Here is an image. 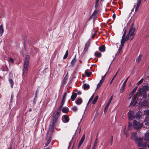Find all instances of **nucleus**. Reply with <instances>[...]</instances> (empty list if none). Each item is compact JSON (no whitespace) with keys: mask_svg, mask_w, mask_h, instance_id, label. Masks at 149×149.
Returning a JSON list of instances; mask_svg holds the SVG:
<instances>
[{"mask_svg":"<svg viewBox=\"0 0 149 149\" xmlns=\"http://www.w3.org/2000/svg\"><path fill=\"white\" fill-rule=\"evenodd\" d=\"M133 23L131 27L129 32L125 38V35L127 32V28L126 27L124 28L123 30L124 32L121 41L122 46H123V44L125 43L126 41H127L129 40H130V41H131L133 39L134 36V33L136 30L135 28L133 27Z\"/></svg>","mask_w":149,"mask_h":149,"instance_id":"f257e3e1","label":"nucleus"},{"mask_svg":"<svg viewBox=\"0 0 149 149\" xmlns=\"http://www.w3.org/2000/svg\"><path fill=\"white\" fill-rule=\"evenodd\" d=\"M149 88V87L148 85H146L143 86L142 88H139V89L137 91L136 93H137L138 92H140V95L141 96V98L143 100V102L141 101L140 103H146V99L147 97V92L148 91Z\"/></svg>","mask_w":149,"mask_h":149,"instance_id":"f03ea898","label":"nucleus"},{"mask_svg":"<svg viewBox=\"0 0 149 149\" xmlns=\"http://www.w3.org/2000/svg\"><path fill=\"white\" fill-rule=\"evenodd\" d=\"M30 58V57L29 55H26L25 57L24 62V67L22 70V76L23 78L25 77L27 73Z\"/></svg>","mask_w":149,"mask_h":149,"instance_id":"7ed1b4c3","label":"nucleus"},{"mask_svg":"<svg viewBox=\"0 0 149 149\" xmlns=\"http://www.w3.org/2000/svg\"><path fill=\"white\" fill-rule=\"evenodd\" d=\"M140 92L137 93H136L135 95L134 98L133 99H132L131 102L130 104V106H134L136 104L137 101L139 100V103L140 104L143 106H145L146 104H147L145 102H142L140 103L141 102H143V100L141 98V96L140 95Z\"/></svg>","mask_w":149,"mask_h":149,"instance_id":"20e7f679","label":"nucleus"},{"mask_svg":"<svg viewBox=\"0 0 149 149\" xmlns=\"http://www.w3.org/2000/svg\"><path fill=\"white\" fill-rule=\"evenodd\" d=\"M143 125V123H140L136 120H134L133 123V127L136 130H138L141 128Z\"/></svg>","mask_w":149,"mask_h":149,"instance_id":"39448f33","label":"nucleus"},{"mask_svg":"<svg viewBox=\"0 0 149 149\" xmlns=\"http://www.w3.org/2000/svg\"><path fill=\"white\" fill-rule=\"evenodd\" d=\"M30 52L29 53H31L33 56L35 55L38 52V50L34 46H30L28 49Z\"/></svg>","mask_w":149,"mask_h":149,"instance_id":"423d86ee","label":"nucleus"},{"mask_svg":"<svg viewBox=\"0 0 149 149\" xmlns=\"http://www.w3.org/2000/svg\"><path fill=\"white\" fill-rule=\"evenodd\" d=\"M143 138H137L135 141L136 145L138 147H142L143 146L142 143Z\"/></svg>","mask_w":149,"mask_h":149,"instance_id":"0eeeda50","label":"nucleus"},{"mask_svg":"<svg viewBox=\"0 0 149 149\" xmlns=\"http://www.w3.org/2000/svg\"><path fill=\"white\" fill-rule=\"evenodd\" d=\"M60 113L61 111L57 110L53 114L52 118L57 120L60 116Z\"/></svg>","mask_w":149,"mask_h":149,"instance_id":"6e6552de","label":"nucleus"},{"mask_svg":"<svg viewBox=\"0 0 149 149\" xmlns=\"http://www.w3.org/2000/svg\"><path fill=\"white\" fill-rule=\"evenodd\" d=\"M134 112L132 111H130L128 113V117L129 120H132L134 118Z\"/></svg>","mask_w":149,"mask_h":149,"instance_id":"1a4fd4ad","label":"nucleus"},{"mask_svg":"<svg viewBox=\"0 0 149 149\" xmlns=\"http://www.w3.org/2000/svg\"><path fill=\"white\" fill-rule=\"evenodd\" d=\"M46 142L45 144V147L47 146L50 143L52 140V137L51 136H47L45 138Z\"/></svg>","mask_w":149,"mask_h":149,"instance_id":"9d476101","label":"nucleus"},{"mask_svg":"<svg viewBox=\"0 0 149 149\" xmlns=\"http://www.w3.org/2000/svg\"><path fill=\"white\" fill-rule=\"evenodd\" d=\"M69 118L68 116L66 115H64L62 117L63 121L64 123H67L69 121Z\"/></svg>","mask_w":149,"mask_h":149,"instance_id":"9b49d317","label":"nucleus"},{"mask_svg":"<svg viewBox=\"0 0 149 149\" xmlns=\"http://www.w3.org/2000/svg\"><path fill=\"white\" fill-rule=\"evenodd\" d=\"M130 77L129 76L125 81L124 83L123 84L122 86L121 87V88L120 89V92L121 93H123V92L125 87V86L126 84V83L127 82V81L129 78Z\"/></svg>","mask_w":149,"mask_h":149,"instance_id":"f8f14e48","label":"nucleus"},{"mask_svg":"<svg viewBox=\"0 0 149 149\" xmlns=\"http://www.w3.org/2000/svg\"><path fill=\"white\" fill-rule=\"evenodd\" d=\"M90 43L88 41L86 42V44L85 45V47L83 52V54H85L87 51L88 48L90 46Z\"/></svg>","mask_w":149,"mask_h":149,"instance_id":"ddd939ff","label":"nucleus"},{"mask_svg":"<svg viewBox=\"0 0 149 149\" xmlns=\"http://www.w3.org/2000/svg\"><path fill=\"white\" fill-rule=\"evenodd\" d=\"M138 138L136 136V132H133L131 134V136L130 139L132 140H133L135 141L136 139Z\"/></svg>","mask_w":149,"mask_h":149,"instance_id":"4468645a","label":"nucleus"},{"mask_svg":"<svg viewBox=\"0 0 149 149\" xmlns=\"http://www.w3.org/2000/svg\"><path fill=\"white\" fill-rule=\"evenodd\" d=\"M99 50L101 52H104L105 51L106 47L104 45H100L99 47Z\"/></svg>","mask_w":149,"mask_h":149,"instance_id":"2eb2a0df","label":"nucleus"},{"mask_svg":"<svg viewBox=\"0 0 149 149\" xmlns=\"http://www.w3.org/2000/svg\"><path fill=\"white\" fill-rule=\"evenodd\" d=\"M141 0H138L137 1L136 6L135 9V12L137 11L139 7Z\"/></svg>","mask_w":149,"mask_h":149,"instance_id":"dca6fc26","label":"nucleus"},{"mask_svg":"<svg viewBox=\"0 0 149 149\" xmlns=\"http://www.w3.org/2000/svg\"><path fill=\"white\" fill-rule=\"evenodd\" d=\"M57 120L54 118H52L50 122V124L54 125L55 123L57 122Z\"/></svg>","mask_w":149,"mask_h":149,"instance_id":"f3484780","label":"nucleus"},{"mask_svg":"<svg viewBox=\"0 0 149 149\" xmlns=\"http://www.w3.org/2000/svg\"><path fill=\"white\" fill-rule=\"evenodd\" d=\"M2 70L3 71L7 72L8 71V68L6 65L5 64L2 65Z\"/></svg>","mask_w":149,"mask_h":149,"instance_id":"a211bd4d","label":"nucleus"},{"mask_svg":"<svg viewBox=\"0 0 149 149\" xmlns=\"http://www.w3.org/2000/svg\"><path fill=\"white\" fill-rule=\"evenodd\" d=\"M77 96V93H72L71 97V99L72 101H74Z\"/></svg>","mask_w":149,"mask_h":149,"instance_id":"6ab92c4d","label":"nucleus"},{"mask_svg":"<svg viewBox=\"0 0 149 149\" xmlns=\"http://www.w3.org/2000/svg\"><path fill=\"white\" fill-rule=\"evenodd\" d=\"M54 125L50 124L49 127L48 131H50L52 132H54Z\"/></svg>","mask_w":149,"mask_h":149,"instance_id":"aec40b11","label":"nucleus"},{"mask_svg":"<svg viewBox=\"0 0 149 149\" xmlns=\"http://www.w3.org/2000/svg\"><path fill=\"white\" fill-rule=\"evenodd\" d=\"M89 70H86L85 72V74L88 77H89L91 76L92 72L88 71Z\"/></svg>","mask_w":149,"mask_h":149,"instance_id":"412c9836","label":"nucleus"},{"mask_svg":"<svg viewBox=\"0 0 149 149\" xmlns=\"http://www.w3.org/2000/svg\"><path fill=\"white\" fill-rule=\"evenodd\" d=\"M83 102L81 98H78L76 101V103L77 105L80 104Z\"/></svg>","mask_w":149,"mask_h":149,"instance_id":"4be33fe9","label":"nucleus"},{"mask_svg":"<svg viewBox=\"0 0 149 149\" xmlns=\"http://www.w3.org/2000/svg\"><path fill=\"white\" fill-rule=\"evenodd\" d=\"M65 100H63V99H62L61 103L60 104V106L57 110L61 111V109L62 108L63 106L64 103L65 102Z\"/></svg>","mask_w":149,"mask_h":149,"instance_id":"5701e85b","label":"nucleus"},{"mask_svg":"<svg viewBox=\"0 0 149 149\" xmlns=\"http://www.w3.org/2000/svg\"><path fill=\"white\" fill-rule=\"evenodd\" d=\"M94 55L95 56L98 58H100L102 56V54L100 52L97 51L95 52Z\"/></svg>","mask_w":149,"mask_h":149,"instance_id":"b1692460","label":"nucleus"},{"mask_svg":"<svg viewBox=\"0 0 149 149\" xmlns=\"http://www.w3.org/2000/svg\"><path fill=\"white\" fill-rule=\"evenodd\" d=\"M83 86L84 89L85 90L89 89L90 88V86L88 84H84Z\"/></svg>","mask_w":149,"mask_h":149,"instance_id":"393cba45","label":"nucleus"},{"mask_svg":"<svg viewBox=\"0 0 149 149\" xmlns=\"http://www.w3.org/2000/svg\"><path fill=\"white\" fill-rule=\"evenodd\" d=\"M62 111L63 113H67L68 111V109L67 107H64L62 109Z\"/></svg>","mask_w":149,"mask_h":149,"instance_id":"a878e982","label":"nucleus"},{"mask_svg":"<svg viewBox=\"0 0 149 149\" xmlns=\"http://www.w3.org/2000/svg\"><path fill=\"white\" fill-rule=\"evenodd\" d=\"M144 140L146 141L149 140V132L146 134L145 136Z\"/></svg>","mask_w":149,"mask_h":149,"instance_id":"bb28decb","label":"nucleus"},{"mask_svg":"<svg viewBox=\"0 0 149 149\" xmlns=\"http://www.w3.org/2000/svg\"><path fill=\"white\" fill-rule=\"evenodd\" d=\"M8 81L9 83L10 84L11 87V88H13V86L14 82L12 79H9Z\"/></svg>","mask_w":149,"mask_h":149,"instance_id":"cd10ccee","label":"nucleus"},{"mask_svg":"<svg viewBox=\"0 0 149 149\" xmlns=\"http://www.w3.org/2000/svg\"><path fill=\"white\" fill-rule=\"evenodd\" d=\"M3 25H1L0 26V36H2L3 32Z\"/></svg>","mask_w":149,"mask_h":149,"instance_id":"c85d7f7f","label":"nucleus"},{"mask_svg":"<svg viewBox=\"0 0 149 149\" xmlns=\"http://www.w3.org/2000/svg\"><path fill=\"white\" fill-rule=\"evenodd\" d=\"M124 44L125 43H124V44H123V46H122V44H121V41L120 42L121 47H120L119 48L118 50V52H117V53H118V54L120 53L121 50L122 49L124 45Z\"/></svg>","mask_w":149,"mask_h":149,"instance_id":"c756f323","label":"nucleus"},{"mask_svg":"<svg viewBox=\"0 0 149 149\" xmlns=\"http://www.w3.org/2000/svg\"><path fill=\"white\" fill-rule=\"evenodd\" d=\"M98 96H95V97L94 99L93 100L92 102V104H94L95 102H97L98 99Z\"/></svg>","mask_w":149,"mask_h":149,"instance_id":"7c9ffc66","label":"nucleus"},{"mask_svg":"<svg viewBox=\"0 0 149 149\" xmlns=\"http://www.w3.org/2000/svg\"><path fill=\"white\" fill-rule=\"evenodd\" d=\"M132 127V123H131L129 122L128 123V129L129 130H130Z\"/></svg>","mask_w":149,"mask_h":149,"instance_id":"2f4dec72","label":"nucleus"},{"mask_svg":"<svg viewBox=\"0 0 149 149\" xmlns=\"http://www.w3.org/2000/svg\"><path fill=\"white\" fill-rule=\"evenodd\" d=\"M143 81V78L141 79L137 83L136 85L137 86L139 85L141 83H142Z\"/></svg>","mask_w":149,"mask_h":149,"instance_id":"473e14b6","label":"nucleus"},{"mask_svg":"<svg viewBox=\"0 0 149 149\" xmlns=\"http://www.w3.org/2000/svg\"><path fill=\"white\" fill-rule=\"evenodd\" d=\"M136 91H135L134 89H133V91H132L131 93H130V95H131V96L130 98V99L132 96L134 94V93L136 92Z\"/></svg>","mask_w":149,"mask_h":149,"instance_id":"72a5a7b5","label":"nucleus"},{"mask_svg":"<svg viewBox=\"0 0 149 149\" xmlns=\"http://www.w3.org/2000/svg\"><path fill=\"white\" fill-rule=\"evenodd\" d=\"M85 135L84 134L82 137H81L80 141L83 143L85 139Z\"/></svg>","mask_w":149,"mask_h":149,"instance_id":"f704fd0d","label":"nucleus"},{"mask_svg":"<svg viewBox=\"0 0 149 149\" xmlns=\"http://www.w3.org/2000/svg\"><path fill=\"white\" fill-rule=\"evenodd\" d=\"M94 93L93 95L91 96V98H90V99H89V100L88 103H88L90 102V101H91V100H93V98H94Z\"/></svg>","mask_w":149,"mask_h":149,"instance_id":"c9c22d12","label":"nucleus"},{"mask_svg":"<svg viewBox=\"0 0 149 149\" xmlns=\"http://www.w3.org/2000/svg\"><path fill=\"white\" fill-rule=\"evenodd\" d=\"M71 109L74 111L75 112L77 110V108L76 106H74L72 107Z\"/></svg>","mask_w":149,"mask_h":149,"instance_id":"e433bc0d","label":"nucleus"},{"mask_svg":"<svg viewBox=\"0 0 149 149\" xmlns=\"http://www.w3.org/2000/svg\"><path fill=\"white\" fill-rule=\"evenodd\" d=\"M67 94V92H65L63 94V97L62 99H63V100H65V99L66 98V96Z\"/></svg>","mask_w":149,"mask_h":149,"instance_id":"4c0bfd02","label":"nucleus"},{"mask_svg":"<svg viewBox=\"0 0 149 149\" xmlns=\"http://www.w3.org/2000/svg\"><path fill=\"white\" fill-rule=\"evenodd\" d=\"M76 61V60L75 59V58H74L73 59L71 62V64L72 65H74V64L75 62Z\"/></svg>","mask_w":149,"mask_h":149,"instance_id":"58836bf2","label":"nucleus"},{"mask_svg":"<svg viewBox=\"0 0 149 149\" xmlns=\"http://www.w3.org/2000/svg\"><path fill=\"white\" fill-rule=\"evenodd\" d=\"M141 56H138L137 58H136V62H139V61L141 60Z\"/></svg>","mask_w":149,"mask_h":149,"instance_id":"ea45409f","label":"nucleus"},{"mask_svg":"<svg viewBox=\"0 0 149 149\" xmlns=\"http://www.w3.org/2000/svg\"><path fill=\"white\" fill-rule=\"evenodd\" d=\"M8 61L9 62H10L12 63H13L14 62V61L13 59V58H10L9 59Z\"/></svg>","mask_w":149,"mask_h":149,"instance_id":"a19ab883","label":"nucleus"},{"mask_svg":"<svg viewBox=\"0 0 149 149\" xmlns=\"http://www.w3.org/2000/svg\"><path fill=\"white\" fill-rule=\"evenodd\" d=\"M83 143L81 142V141H80L79 142L78 144V148H79L80 146H81V145H82V144Z\"/></svg>","mask_w":149,"mask_h":149,"instance_id":"79ce46f5","label":"nucleus"},{"mask_svg":"<svg viewBox=\"0 0 149 149\" xmlns=\"http://www.w3.org/2000/svg\"><path fill=\"white\" fill-rule=\"evenodd\" d=\"M67 79V78L66 76H65L64 79L63 81V84H65L66 81Z\"/></svg>","mask_w":149,"mask_h":149,"instance_id":"37998d69","label":"nucleus"},{"mask_svg":"<svg viewBox=\"0 0 149 149\" xmlns=\"http://www.w3.org/2000/svg\"><path fill=\"white\" fill-rule=\"evenodd\" d=\"M14 95L13 94H11V96L10 102H11L13 99Z\"/></svg>","mask_w":149,"mask_h":149,"instance_id":"c03bdc74","label":"nucleus"},{"mask_svg":"<svg viewBox=\"0 0 149 149\" xmlns=\"http://www.w3.org/2000/svg\"><path fill=\"white\" fill-rule=\"evenodd\" d=\"M113 136H111V139L110 141V143H111V145L112 144V142H113Z\"/></svg>","mask_w":149,"mask_h":149,"instance_id":"a18cd8bd","label":"nucleus"},{"mask_svg":"<svg viewBox=\"0 0 149 149\" xmlns=\"http://www.w3.org/2000/svg\"><path fill=\"white\" fill-rule=\"evenodd\" d=\"M102 85V84H101L100 83H98L97 84V88H100L101 86Z\"/></svg>","mask_w":149,"mask_h":149,"instance_id":"49530a36","label":"nucleus"},{"mask_svg":"<svg viewBox=\"0 0 149 149\" xmlns=\"http://www.w3.org/2000/svg\"><path fill=\"white\" fill-rule=\"evenodd\" d=\"M119 68L118 69L117 72H116V74H115V75L113 76V78H112V79H115V77H116V76L117 75V74H118V71H119Z\"/></svg>","mask_w":149,"mask_h":149,"instance_id":"de8ad7c7","label":"nucleus"},{"mask_svg":"<svg viewBox=\"0 0 149 149\" xmlns=\"http://www.w3.org/2000/svg\"><path fill=\"white\" fill-rule=\"evenodd\" d=\"M113 95H112L111 96V98H110V99H109V101L111 102V100H112V99H113Z\"/></svg>","mask_w":149,"mask_h":149,"instance_id":"09e8293b","label":"nucleus"},{"mask_svg":"<svg viewBox=\"0 0 149 149\" xmlns=\"http://www.w3.org/2000/svg\"><path fill=\"white\" fill-rule=\"evenodd\" d=\"M108 107H107L106 106H105L104 108V112H106L107 111V110Z\"/></svg>","mask_w":149,"mask_h":149,"instance_id":"8fccbe9b","label":"nucleus"},{"mask_svg":"<svg viewBox=\"0 0 149 149\" xmlns=\"http://www.w3.org/2000/svg\"><path fill=\"white\" fill-rule=\"evenodd\" d=\"M124 134L126 135V137H127L129 136V134L127 132H124Z\"/></svg>","mask_w":149,"mask_h":149,"instance_id":"3c124183","label":"nucleus"},{"mask_svg":"<svg viewBox=\"0 0 149 149\" xmlns=\"http://www.w3.org/2000/svg\"><path fill=\"white\" fill-rule=\"evenodd\" d=\"M111 102H109V101H108V102H107V103L106 106L107 107H109V104Z\"/></svg>","mask_w":149,"mask_h":149,"instance_id":"603ef678","label":"nucleus"},{"mask_svg":"<svg viewBox=\"0 0 149 149\" xmlns=\"http://www.w3.org/2000/svg\"><path fill=\"white\" fill-rule=\"evenodd\" d=\"M112 17H113V19L114 20H115V19L116 17V15L114 13L113 14Z\"/></svg>","mask_w":149,"mask_h":149,"instance_id":"864d4df0","label":"nucleus"},{"mask_svg":"<svg viewBox=\"0 0 149 149\" xmlns=\"http://www.w3.org/2000/svg\"><path fill=\"white\" fill-rule=\"evenodd\" d=\"M68 55H67L65 54V55H64V56L63 57V59H65L67 57V56H68Z\"/></svg>","mask_w":149,"mask_h":149,"instance_id":"5fc2aeb1","label":"nucleus"},{"mask_svg":"<svg viewBox=\"0 0 149 149\" xmlns=\"http://www.w3.org/2000/svg\"><path fill=\"white\" fill-rule=\"evenodd\" d=\"M97 138H96L95 140L94 143L95 144H97Z\"/></svg>","mask_w":149,"mask_h":149,"instance_id":"6e6d98bb","label":"nucleus"},{"mask_svg":"<svg viewBox=\"0 0 149 149\" xmlns=\"http://www.w3.org/2000/svg\"><path fill=\"white\" fill-rule=\"evenodd\" d=\"M107 73V72H106V73ZM106 74L103 76H102V79H103L104 80L105 79V77L106 76Z\"/></svg>","mask_w":149,"mask_h":149,"instance_id":"4d7b16f0","label":"nucleus"},{"mask_svg":"<svg viewBox=\"0 0 149 149\" xmlns=\"http://www.w3.org/2000/svg\"><path fill=\"white\" fill-rule=\"evenodd\" d=\"M104 81V80L103 79H101L99 83L102 84Z\"/></svg>","mask_w":149,"mask_h":149,"instance_id":"13d9d810","label":"nucleus"},{"mask_svg":"<svg viewBox=\"0 0 149 149\" xmlns=\"http://www.w3.org/2000/svg\"><path fill=\"white\" fill-rule=\"evenodd\" d=\"M37 90L36 91V93L35 96V97L34 98V99H36L37 97Z\"/></svg>","mask_w":149,"mask_h":149,"instance_id":"bf43d9fd","label":"nucleus"},{"mask_svg":"<svg viewBox=\"0 0 149 149\" xmlns=\"http://www.w3.org/2000/svg\"><path fill=\"white\" fill-rule=\"evenodd\" d=\"M91 147V145H88L87 148L86 149H90Z\"/></svg>","mask_w":149,"mask_h":149,"instance_id":"052dcab7","label":"nucleus"},{"mask_svg":"<svg viewBox=\"0 0 149 149\" xmlns=\"http://www.w3.org/2000/svg\"><path fill=\"white\" fill-rule=\"evenodd\" d=\"M136 116H137L138 117L139 116H140V113H136Z\"/></svg>","mask_w":149,"mask_h":149,"instance_id":"680f3d73","label":"nucleus"},{"mask_svg":"<svg viewBox=\"0 0 149 149\" xmlns=\"http://www.w3.org/2000/svg\"><path fill=\"white\" fill-rule=\"evenodd\" d=\"M95 34H96L95 33H94L93 34L92 36V38H94V37H95Z\"/></svg>","mask_w":149,"mask_h":149,"instance_id":"e2e57ef3","label":"nucleus"},{"mask_svg":"<svg viewBox=\"0 0 149 149\" xmlns=\"http://www.w3.org/2000/svg\"><path fill=\"white\" fill-rule=\"evenodd\" d=\"M97 145V144L94 143V145H93V148H96L95 147H96Z\"/></svg>","mask_w":149,"mask_h":149,"instance_id":"0e129e2a","label":"nucleus"},{"mask_svg":"<svg viewBox=\"0 0 149 149\" xmlns=\"http://www.w3.org/2000/svg\"><path fill=\"white\" fill-rule=\"evenodd\" d=\"M33 104H34L36 103V99H34L33 100Z\"/></svg>","mask_w":149,"mask_h":149,"instance_id":"69168bd1","label":"nucleus"},{"mask_svg":"<svg viewBox=\"0 0 149 149\" xmlns=\"http://www.w3.org/2000/svg\"><path fill=\"white\" fill-rule=\"evenodd\" d=\"M146 114L147 115H148L149 114V111H147L146 112Z\"/></svg>","mask_w":149,"mask_h":149,"instance_id":"338daca9","label":"nucleus"},{"mask_svg":"<svg viewBox=\"0 0 149 149\" xmlns=\"http://www.w3.org/2000/svg\"><path fill=\"white\" fill-rule=\"evenodd\" d=\"M33 41V40L32 39H31V40H30V42H28L29 44H31L32 43Z\"/></svg>","mask_w":149,"mask_h":149,"instance_id":"774afa93","label":"nucleus"}]
</instances>
